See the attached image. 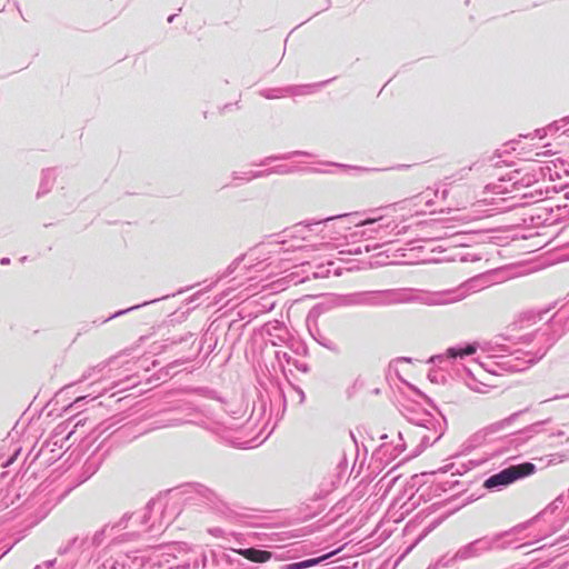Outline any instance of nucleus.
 <instances>
[{"label": "nucleus", "mask_w": 569, "mask_h": 569, "mask_svg": "<svg viewBox=\"0 0 569 569\" xmlns=\"http://www.w3.org/2000/svg\"><path fill=\"white\" fill-rule=\"evenodd\" d=\"M536 467L531 462H523L516 466H510L500 472L492 475L485 481V487L488 489L498 486H508L518 479L530 476L535 472Z\"/></svg>", "instance_id": "f257e3e1"}, {"label": "nucleus", "mask_w": 569, "mask_h": 569, "mask_svg": "<svg viewBox=\"0 0 569 569\" xmlns=\"http://www.w3.org/2000/svg\"><path fill=\"white\" fill-rule=\"evenodd\" d=\"M236 552L252 562L260 563L269 561L272 557V553L270 551L258 550L254 548L239 549L236 550Z\"/></svg>", "instance_id": "f03ea898"}, {"label": "nucleus", "mask_w": 569, "mask_h": 569, "mask_svg": "<svg viewBox=\"0 0 569 569\" xmlns=\"http://www.w3.org/2000/svg\"><path fill=\"white\" fill-rule=\"evenodd\" d=\"M341 549H337V550H333L327 555H323L319 558H315V559H308V560H305V561H301V562H296V563H291L288 566L287 569H305V568H310V567H313L316 565H318L319 562L335 556L336 553H338Z\"/></svg>", "instance_id": "7ed1b4c3"}, {"label": "nucleus", "mask_w": 569, "mask_h": 569, "mask_svg": "<svg viewBox=\"0 0 569 569\" xmlns=\"http://www.w3.org/2000/svg\"><path fill=\"white\" fill-rule=\"evenodd\" d=\"M476 352V348L473 346H467L466 348H450L447 353L450 358H463L466 356L473 355Z\"/></svg>", "instance_id": "20e7f679"}, {"label": "nucleus", "mask_w": 569, "mask_h": 569, "mask_svg": "<svg viewBox=\"0 0 569 569\" xmlns=\"http://www.w3.org/2000/svg\"><path fill=\"white\" fill-rule=\"evenodd\" d=\"M12 461H13V458H11L6 465L7 466L10 465V463H12Z\"/></svg>", "instance_id": "39448f33"}]
</instances>
